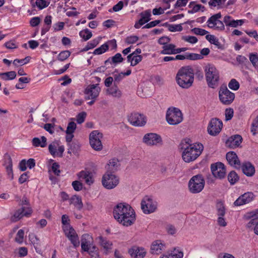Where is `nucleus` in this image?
<instances>
[{
    "label": "nucleus",
    "instance_id": "nucleus-1",
    "mask_svg": "<svg viewBox=\"0 0 258 258\" xmlns=\"http://www.w3.org/2000/svg\"><path fill=\"white\" fill-rule=\"evenodd\" d=\"M114 218L122 225L129 226L136 220L134 210L130 205L126 203H119L113 209Z\"/></svg>",
    "mask_w": 258,
    "mask_h": 258
},
{
    "label": "nucleus",
    "instance_id": "nucleus-2",
    "mask_svg": "<svg viewBox=\"0 0 258 258\" xmlns=\"http://www.w3.org/2000/svg\"><path fill=\"white\" fill-rule=\"evenodd\" d=\"M189 139L183 140L179 147L182 150V158L184 162L195 161L202 154L204 146L201 143L190 144Z\"/></svg>",
    "mask_w": 258,
    "mask_h": 258
},
{
    "label": "nucleus",
    "instance_id": "nucleus-3",
    "mask_svg": "<svg viewBox=\"0 0 258 258\" xmlns=\"http://www.w3.org/2000/svg\"><path fill=\"white\" fill-rule=\"evenodd\" d=\"M194 80V71L193 69L188 66L180 68L176 76V81L182 88H190Z\"/></svg>",
    "mask_w": 258,
    "mask_h": 258
},
{
    "label": "nucleus",
    "instance_id": "nucleus-4",
    "mask_svg": "<svg viewBox=\"0 0 258 258\" xmlns=\"http://www.w3.org/2000/svg\"><path fill=\"white\" fill-rule=\"evenodd\" d=\"M61 222L63 231L66 236L75 247H78L80 245L79 237L74 229L70 224V219L67 215L62 216Z\"/></svg>",
    "mask_w": 258,
    "mask_h": 258
},
{
    "label": "nucleus",
    "instance_id": "nucleus-5",
    "mask_svg": "<svg viewBox=\"0 0 258 258\" xmlns=\"http://www.w3.org/2000/svg\"><path fill=\"white\" fill-rule=\"evenodd\" d=\"M206 80L209 87L216 88L219 85V74L215 67L211 64H208L205 67Z\"/></svg>",
    "mask_w": 258,
    "mask_h": 258
},
{
    "label": "nucleus",
    "instance_id": "nucleus-6",
    "mask_svg": "<svg viewBox=\"0 0 258 258\" xmlns=\"http://www.w3.org/2000/svg\"><path fill=\"white\" fill-rule=\"evenodd\" d=\"M205 179L201 174L192 176L188 182V188L190 192L198 194L200 192L205 186Z\"/></svg>",
    "mask_w": 258,
    "mask_h": 258
},
{
    "label": "nucleus",
    "instance_id": "nucleus-7",
    "mask_svg": "<svg viewBox=\"0 0 258 258\" xmlns=\"http://www.w3.org/2000/svg\"><path fill=\"white\" fill-rule=\"evenodd\" d=\"M101 88L98 84L88 85L85 90V99L86 100H90L88 102L89 105L93 104L97 99L99 96Z\"/></svg>",
    "mask_w": 258,
    "mask_h": 258
},
{
    "label": "nucleus",
    "instance_id": "nucleus-8",
    "mask_svg": "<svg viewBox=\"0 0 258 258\" xmlns=\"http://www.w3.org/2000/svg\"><path fill=\"white\" fill-rule=\"evenodd\" d=\"M102 184L107 189L115 188L119 183V178L114 174L105 173L102 177Z\"/></svg>",
    "mask_w": 258,
    "mask_h": 258
},
{
    "label": "nucleus",
    "instance_id": "nucleus-9",
    "mask_svg": "<svg viewBox=\"0 0 258 258\" xmlns=\"http://www.w3.org/2000/svg\"><path fill=\"white\" fill-rule=\"evenodd\" d=\"M103 135L97 130L92 131L89 136V141L91 147L95 151H100L103 149V145L101 139Z\"/></svg>",
    "mask_w": 258,
    "mask_h": 258
},
{
    "label": "nucleus",
    "instance_id": "nucleus-10",
    "mask_svg": "<svg viewBox=\"0 0 258 258\" xmlns=\"http://www.w3.org/2000/svg\"><path fill=\"white\" fill-rule=\"evenodd\" d=\"M219 98L223 104L229 105L234 100L235 94L229 91L226 86L223 85L220 87L219 91Z\"/></svg>",
    "mask_w": 258,
    "mask_h": 258
},
{
    "label": "nucleus",
    "instance_id": "nucleus-11",
    "mask_svg": "<svg viewBox=\"0 0 258 258\" xmlns=\"http://www.w3.org/2000/svg\"><path fill=\"white\" fill-rule=\"evenodd\" d=\"M222 15L220 13L216 14L212 16L207 21L208 26L214 30L222 31L224 30V25L223 22L219 19Z\"/></svg>",
    "mask_w": 258,
    "mask_h": 258
},
{
    "label": "nucleus",
    "instance_id": "nucleus-12",
    "mask_svg": "<svg viewBox=\"0 0 258 258\" xmlns=\"http://www.w3.org/2000/svg\"><path fill=\"white\" fill-rule=\"evenodd\" d=\"M141 209L145 214L153 213L157 209V203L152 198L146 196L142 201Z\"/></svg>",
    "mask_w": 258,
    "mask_h": 258
},
{
    "label": "nucleus",
    "instance_id": "nucleus-13",
    "mask_svg": "<svg viewBox=\"0 0 258 258\" xmlns=\"http://www.w3.org/2000/svg\"><path fill=\"white\" fill-rule=\"evenodd\" d=\"M222 127V121L217 118H213L209 123L208 133L211 136H216L220 133Z\"/></svg>",
    "mask_w": 258,
    "mask_h": 258
},
{
    "label": "nucleus",
    "instance_id": "nucleus-14",
    "mask_svg": "<svg viewBox=\"0 0 258 258\" xmlns=\"http://www.w3.org/2000/svg\"><path fill=\"white\" fill-rule=\"evenodd\" d=\"M32 213V210L30 207H22L16 210L11 217V221L16 222L20 220L23 217H28Z\"/></svg>",
    "mask_w": 258,
    "mask_h": 258
},
{
    "label": "nucleus",
    "instance_id": "nucleus-15",
    "mask_svg": "<svg viewBox=\"0 0 258 258\" xmlns=\"http://www.w3.org/2000/svg\"><path fill=\"white\" fill-rule=\"evenodd\" d=\"M127 119L132 125L135 126H143L147 121L146 117L144 114H129Z\"/></svg>",
    "mask_w": 258,
    "mask_h": 258
},
{
    "label": "nucleus",
    "instance_id": "nucleus-16",
    "mask_svg": "<svg viewBox=\"0 0 258 258\" xmlns=\"http://www.w3.org/2000/svg\"><path fill=\"white\" fill-rule=\"evenodd\" d=\"M211 169L213 175L218 178L222 179L225 176L226 169L224 164L217 162L211 165Z\"/></svg>",
    "mask_w": 258,
    "mask_h": 258
},
{
    "label": "nucleus",
    "instance_id": "nucleus-17",
    "mask_svg": "<svg viewBox=\"0 0 258 258\" xmlns=\"http://www.w3.org/2000/svg\"><path fill=\"white\" fill-rule=\"evenodd\" d=\"M48 150L53 157L58 156L61 157L64 151V148L63 146H59V141L55 140L49 145Z\"/></svg>",
    "mask_w": 258,
    "mask_h": 258
},
{
    "label": "nucleus",
    "instance_id": "nucleus-18",
    "mask_svg": "<svg viewBox=\"0 0 258 258\" xmlns=\"http://www.w3.org/2000/svg\"><path fill=\"white\" fill-rule=\"evenodd\" d=\"M143 141L147 145H156L162 142V139L156 134L149 133L144 136Z\"/></svg>",
    "mask_w": 258,
    "mask_h": 258
},
{
    "label": "nucleus",
    "instance_id": "nucleus-19",
    "mask_svg": "<svg viewBox=\"0 0 258 258\" xmlns=\"http://www.w3.org/2000/svg\"><path fill=\"white\" fill-rule=\"evenodd\" d=\"M248 217L251 218L250 221L247 224V227L251 228L254 225L253 231L254 233L258 235V209L255 211L251 212L248 214Z\"/></svg>",
    "mask_w": 258,
    "mask_h": 258
},
{
    "label": "nucleus",
    "instance_id": "nucleus-20",
    "mask_svg": "<svg viewBox=\"0 0 258 258\" xmlns=\"http://www.w3.org/2000/svg\"><path fill=\"white\" fill-rule=\"evenodd\" d=\"M254 195L251 192H245L240 196L234 203L235 206H240L246 204L252 201Z\"/></svg>",
    "mask_w": 258,
    "mask_h": 258
},
{
    "label": "nucleus",
    "instance_id": "nucleus-21",
    "mask_svg": "<svg viewBox=\"0 0 258 258\" xmlns=\"http://www.w3.org/2000/svg\"><path fill=\"white\" fill-rule=\"evenodd\" d=\"M226 157L228 163L231 166L236 168H239L240 167V161L234 152L230 151L228 152L226 154Z\"/></svg>",
    "mask_w": 258,
    "mask_h": 258
},
{
    "label": "nucleus",
    "instance_id": "nucleus-22",
    "mask_svg": "<svg viewBox=\"0 0 258 258\" xmlns=\"http://www.w3.org/2000/svg\"><path fill=\"white\" fill-rule=\"evenodd\" d=\"M242 141V138L240 135H235L230 137L226 142V146L234 149L238 147Z\"/></svg>",
    "mask_w": 258,
    "mask_h": 258
},
{
    "label": "nucleus",
    "instance_id": "nucleus-23",
    "mask_svg": "<svg viewBox=\"0 0 258 258\" xmlns=\"http://www.w3.org/2000/svg\"><path fill=\"white\" fill-rule=\"evenodd\" d=\"M141 18L135 24V27L139 29L141 26L147 23L151 20V11L148 10L140 13Z\"/></svg>",
    "mask_w": 258,
    "mask_h": 258
},
{
    "label": "nucleus",
    "instance_id": "nucleus-24",
    "mask_svg": "<svg viewBox=\"0 0 258 258\" xmlns=\"http://www.w3.org/2000/svg\"><path fill=\"white\" fill-rule=\"evenodd\" d=\"M120 164L117 159L114 158L109 160L107 164L105 166L106 172L105 173H109L110 174H113L117 171Z\"/></svg>",
    "mask_w": 258,
    "mask_h": 258
},
{
    "label": "nucleus",
    "instance_id": "nucleus-25",
    "mask_svg": "<svg viewBox=\"0 0 258 258\" xmlns=\"http://www.w3.org/2000/svg\"><path fill=\"white\" fill-rule=\"evenodd\" d=\"M182 114H166V119L171 125H176L180 123L183 120Z\"/></svg>",
    "mask_w": 258,
    "mask_h": 258
},
{
    "label": "nucleus",
    "instance_id": "nucleus-26",
    "mask_svg": "<svg viewBox=\"0 0 258 258\" xmlns=\"http://www.w3.org/2000/svg\"><path fill=\"white\" fill-rule=\"evenodd\" d=\"M94 243L92 235L85 233L82 235V250H88V247H90Z\"/></svg>",
    "mask_w": 258,
    "mask_h": 258
},
{
    "label": "nucleus",
    "instance_id": "nucleus-27",
    "mask_svg": "<svg viewBox=\"0 0 258 258\" xmlns=\"http://www.w3.org/2000/svg\"><path fill=\"white\" fill-rule=\"evenodd\" d=\"M203 58V56L199 54L186 52L184 55L177 54L175 57V60H184L185 59L190 60H198Z\"/></svg>",
    "mask_w": 258,
    "mask_h": 258
},
{
    "label": "nucleus",
    "instance_id": "nucleus-28",
    "mask_svg": "<svg viewBox=\"0 0 258 258\" xmlns=\"http://www.w3.org/2000/svg\"><path fill=\"white\" fill-rule=\"evenodd\" d=\"M241 168L243 173L247 176H251L255 173L254 167L250 162L243 163Z\"/></svg>",
    "mask_w": 258,
    "mask_h": 258
},
{
    "label": "nucleus",
    "instance_id": "nucleus-29",
    "mask_svg": "<svg viewBox=\"0 0 258 258\" xmlns=\"http://www.w3.org/2000/svg\"><path fill=\"white\" fill-rule=\"evenodd\" d=\"M99 244L104 249L105 254H107L112 249V242L102 236L99 237Z\"/></svg>",
    "mask_w": 258,
    "mask_h": 258
},
{
    "label": "nucleus",
    "instance_id": "nucleus-30",
    "mask_svg": "<svg viewBox=\"0 0 258 258\" xmlns=\"http://www.w3.org/2000/svg\"><path fill=\"white\" fill-rule=\"evenodd\" d=\"M5 164L6 165V170L7 174L10 179L12 180L14 178V174L12 169V160L11 156L8 154L5 155Z\"/></svg>",
    "mask_w": 258,
    "mask_h": 258
},
{
    "label": "nucleus",
    "instance_id": "nucleus-31",
    "mask_svg": "<svg viewBox=\"0 0 258 258\" xmlns=\"http://www.w3.org/2000/svg\"><path fill=\"white\" fill-rule=\"evenodd\" d=\"M164 248V245L160 240L153 242L151 246V251L152 254H158Z\"/></svg>",
    "mask_w": 258,
    "mask_h": 258
},
{
    "label": "nucleus",
    "instance_id": "nucleus-32",
    "mask_svg": "<svg viewBox=\"0 0 258 258\" xmlns=\"http://www.w3.org/2000/svg\"><path fill=\"white\" fill-rule=\"evenodd\" d=\"M161 53L162 54H176V45L169 43L168 45L162 46Z\"/></svg>",
    "mask_w": 258,
    "mask_h": 258
},
{
    "label": "nucleus",
    "instance_id": "nucleus-33",
    "mask_svg": "<svg viewBox=\"0 0 258 258\" xmlns=\"http://www.w3.org/2000/svg\"><path fill=\"white\" fill-rule=\"evenodd\" d=\"M88 250H83L84 251L87 252L88 254L91 256V258H101L99 249L94 244V243L90 246L88 247Z\"/></svg>",
    "mask_w": 258,
    "mask_h": 258
},
{
    "label": "nucleus",
    "instance_id": "nucleus-34",
    "mask_svg": "<svg viewBox=\"0 0 258 258\" xmlns=\"http://www.w3.org/2000/svg\"><path fill=\"white\" fill-rule=\"evenodd\" d=\"M183 252L178 250L174 249L163 254L160 258H182Z\"/></svg>",
    "mask_w": 258,
    "mask_h": 258
},
{
    "label": "nucleus",
    "instance_id": "nucleus-35",
    "mask_svg": "<svg viewBox=\"0 0 258 258\" xmlns=\"http://www.w3.org/2000/svg\"><path fill=\"white\" fill-rule=\"evenodd\" d=\"M82 177L85 180V183L89 185L94 182L93 174L91 171H82Z\"/></svg>",
    "mask_w": 258,
    "mask_h": 258
},
{
    "label": "nucleus",
    "instance_id": "nucleus-36",
    "mask_svg": "<svg viewBox=\"0 0 258 258\" xmlns=\"http://www.w3.org/2000/svg\"><path fill=\"white\" fill-rule=\"evenodd\" d=\"M123 61V58L120 53H117L114 56L109 57L105 61V64L107 66L108 64H115L121 62Z\"/></svg>",
    "mask_w": 258,
    "mask_h": 258
},
{
    "label": "nucleus",
    "instance_id": "nucleus-37",
    "mask_svg": "<svg viewBox=\"0 0 258 258\" xmlns=\"http://www.w3.org/2000/svg\"><path fill=\"white\" fill-rule=\"evenodd\" d=\"M41 141L38 138H34L32 139V145L35 147H41L42 148H44L46 146L47 143L46 141L47 139L44 136H42L41 138Z\"/></svg>",
    "mask_w": 258,
    "mask_h": 258
},
{
    "label": "nucleus",
    "instance_id": "nucleus-38",
    "mask_svg": "<svg viewBox=\"0 0 258 258\" xmlns=\"http://www.w3.org/2000/svg\"><path fill=\"white\" fill-rule=\"evenodd\" d=\"M216 209L218 216H224L226 213L225 208L223 202L221 201L217 202Z\"/></svg>",
    "mask_w": 258,
    "mask_h": 258
},
{
    "label": "nucleus",
    "instance_id": "nucleus-39",
    "mask_svg": "<svg viewBox=\"0 0 258 258\" xmlns=\"http://www.w3.org/2000/svg\"><path fill=\"white\" fill-rule=\"evenodd\" d=\"M101 39V38L99 37L91 40L87 43L86 46L83 49H82V51H86L90 49L94 48L99 44Z\"/></svg>",
    "mask_w": 258,
    "mask_h": 258
},
{
    "label": "nucleus",
    "instance_id": "nucleus-40",
    "mask_svg": "<svg viewBox=\"0 0 258 258\" xmlns=\"http://www.w3.org/2000/svg\"><path fill=\"white\" fill-rule=\"evenodd\" d=\"M0 77L5 81L12 80L16 77V73L15 71H10L0 74Z\"/></svg>",
    "mask_w": 258,
    "mask_h": 258
},
{
    "label": "nucleus",
    "instance_id": "nucleus-41",
    "mask_svg": "<svg viewBox=\"0 0 258 258\" xmlns=\"http://www.w3.org/2000/svg\"><path fill=\"white\" fill-rule=\"evenodd\" d=\"M107 92L108 94L114 97L119 98L121 96V92L118 89L117 86L108 88L107 90Z\"/></svg>",
    "mask_w": 258,
    "mask_h": 258
},
{
    "label": "nucleus",
    "instance_id": "nucleus-42",
    "mask_svg": "<svg viewBox=\"0 0 258 258\" xmlns=\"http://www.w3.org/2000/svg\"><path fill=\"white\" fill-rule=\"evenodd\" d=\"M228 180L231 185L236 183L239 179L237 173L234 171H231L228 175Z\"/></svg>",
    "mask_w": 258,
    "mask_h": 258
},
{
    "label": "nucleus",
    "instance_id": "nucleus-43",
    "mask_svg": "<svg viewBox=\"0 0 258 258\" xmlns=\"http://www.w3.org/2000/svg\"><path fill=\"white\" fill-rule=\"evenodd\" d=\"M108 48H109L108 44L107 43H104V44H102L99 47L95 49L93 52V54H94L95 55L101 54L105 52L106 51H107Z\"/></svg>",
    "mask_w": 258,
    "mask_h": 258
},
{
    "label": "nucleus",
    "instance_id": "nucleus-44",
    "mask_svg": "<svg viewBox=\"0 0 258 258\" xmlns=\"http://www.w3.org/2000/svg\"><path fill=\"white\" fill-rule=\"evenodd\" d=\"M70 204L74 205L78 210H79L81 209V202L79 196L74 195L70 199Z\"/></svg>",
    "mask_w": 258,
    "mask_h": 258
},
{
    "label": "nucleus",
    "instance_id": "nucleus-45",
    "mask_svg": "<svg viewBox=\"0 0 258 258\" xmlns=\"http://www.w3.org/2000/svg\"><path fill=\"white\" fill-rule=\"evenodd\" d=\"M206 39L211 44H214L216 46H220V43L218 39L214 35L211 34H207L206 36Z\"/></svg>",
    "mask_w": 258,
    "mask_h": 258
},
{
    "label": "nucleus",
    "instance_id": "nucleus-46",
    "mask_svg": "<svg viewBox=\"0 0 258 258\" xmlns=\"http://www.w3.org/2000/svg\"><path fill=\"white\" fill-rule=\"evenodd\" d=\"M30 60V56H26L25 58L23 59H15L13 61V64L16 67H18L19 64L20 66H22L25 64L28 63Z\"/></svg>",
    "mask_w": 258,
    "mask_h": 258
},
{
    "label": "nucleus",
    "instance_id": "nucleus-47",
    "mask_svg": "<svg viewBox=\"0 0 258 258\" xmlns=\"http://www.w3.org/2000/svg\"><path fill=\"white\" fill-rule=\"evenodd\" d=\"M249 58L252 66L255 69H258V55L257 53H250L249 55Z\"/></svg>",
    "mask_w": 258,
    "mask_h": 258
},
{
    "label": "nucleus",
    "instance_id": "nucleus-48",
    "mask_svg": "<svg viewBox=\"0 0 258 258\" xmlns=\"http://www.w3.org/2000/svg\"><path fill=\"white\" fill-rule=\"evenodd\" d=\"M181 39L185 42H188L190 44H195L196 43L198 40L197 37L193 36H182L181 37Z\"/></svg>",
    "mask_w": 258,
    "mask_h": 258
},
{
    "label": "nucleus",
    "instance_id": "nucleus-49",
    "mask_svg": "<svg viewBox=\"0 0 258 258\" xmlns=\"http://www.w3.org/2000/svg\"><path fill=\"white\" fill-rule=\"evenodd\" d=\"M71 55L69 50H64L60 52L57 56V58L60 61H63L67 59Z\"/></svg>",
    "mask_w": 258,
    "mask_h": 258
},
{
    "label": "nucleus",
    "instance_id": "nucleus-50",
    "mask_svg": "<svg viewBox=\"0 0 258 258\" xmlns=\"http://www.w3.org/2000/svg\"><path fill=\"white\" fill-rule=\"evenodd\" d=\"M168 29L171 32L181 31L183 28L181 24H169Z\"/></svg>",
    "mask_w": 258,
    "mask_h": 258
},
{
    "label": "nucleus",
    "instance_id": "nucleus-51",
    "mask_svg": "<svg viewBox=\"0 0 258 258\" xmlns=\"http://www.w3.org/2000/svg\"><path fill=\"white\" fill-rule=\"evenodd\" d=\"M24 231L23 229L19 230L15 237V241L19 243H22L24 239Z\"/></svg>",
    "mask_w": 258,
    "mask_h": 258
},
{
    "label": "nucleus",
    "instance_id": "nucleus-52",
    "mask_svg": "<svg viewBox=\"0 0 258 258\" xmlns=\"http://www.w3.org/2000/svg\"><path fill=\"white\" fill-rule=\"evenodd\" d=\"M36 4L39 9L42 10L49 5V2L46 0H36Z\"/></svg>",
    "mask_w": 258,
    "mask_h": 258
},
{
    "label": "nucleus",
    "instance_id": "nucleus-53",
    "mask_svg": "<svg viewBox=\"0 0 258 258\" xmlns=\"http://www.w3.org/2000/svg\"><path fill=\"white\" fill-rule=\"evenodd\" d=\"M229 88L233 90H237L239 88V84L235 79H232L228 84Z\"/></svg>",
    "mask_w": 258,
    "mask_h": 258
},
{
    "label": "nucleus",
    "instance_id": "nucleus-54",
    "mask_svg": "<svg viewBox=\"0 0 258 258\" xmlns=\"http://www.w3.org/2000/svg\"><path fill=\"white\" fill-rule=\"evenodd\" d=\"M76 128V124L71 121L69 123L66 133L67 134H72Z\"/></svg>",
    "mask_w": 258,
    "mask_h": 258
},
{
    "label": "nucleus",
    "instance_id": "nucleus-55",
    "mask_svg": "<svg viewBox=\"0 0 258 258\" xmlns=\"http://www.w3.org/2000/svg\"><path fill=\"white\" fill-rule=\"evenodd\" d=\"M191 31L195 34L201 36H204L208 33L206 30L200 28H194Z\"/></svg>",
    "mask_w": 258,
    "mask_h": 258
},
{
    "label": "nucleus",
    "instance_id": "nucleus-56",
    "mask_svg": "<svg viewBox=\"0 0 258 258\" xmlns=\"http://www.w3.org/2000/svg\"><path fill=\"white\" fill-rule=\"evenodd\" d=\"M251 132L253 135H255L258 133V115L252 123Z\"/></svg>",
    "mask_w": 258,
    "mask_h": 258
},
{
    "label": "nucleus",
    "instance_id": "nucleus-57",
    "mask_svg": "<svg viewBox=\"0 0 258 258\" xmlns=\"http://www.w3.org/2000/svg\"><path fill=\"white\" fill-rule=\"evenodd\" d=\"M83 33L82 35V38L85 40L87 41L91 38L92 36V34L91 31L88 29H85L83 31H82V33Z\"/></svg>",
    "mask_w": 258,
    "mask_h": 258
},
{
    "label": "nucleus",
    "instance_id": "nucleus-58",
    "mask_svg": "<svg viewBox=\"0 0 258 258\" xmlns=\"http://www.w3.org/2000/svg\"><path fill=\"white\" fill-rule=\"evenodd\" d=\"M188 7L189 8H192L191 13H196V12H198L201 9V8H204L201 5H199V4L195 5L194 2H191L189 4Z\"/></svg>",
    "mask_w": 258,
    "mask_h": 258
},
{
    "label": "nucleus",
    "instance_id": "nucleus-59",
    "mask_svg": "<svg viewBox=\"0 0 258 258\" xmlns=\"http://www.w3.org/2000/svg\"><path fill=\"white\" fill-rule=\"evenodd\" d=\"M139 40V37L135 35H132L125 38V42L128 44H134Z\"/></svg>",
    "mask_w": 258,
    "mask_h": 258
},
{
    "label": "nucleus",
    "instance_id": "nucleus-60",
    "mask_svg": "<svg viewBox=\"0 0 258 258\" xmlns=\"http://www.w3.org/2000/svg\"><path fill=\"white\" fill-rule=\"evenodd\" d=\"M59 165L54 162L52 164L51 170L55 175L56 176H59L60 170H59Z\"/></svg>",
    "mask_w": 258,
    "mask_h": 258
},
{
    "label": "nucleus",
    "instance_id": "nucleus-61",
    "mask_svg": "<svg viewBox=\"0 0 258 258\" xmlns=\"http://www.w3.org/2000/svg\"><path fill=\"white\" fill-rule=\"evenodd\" d=\"M64 26V23L62 22H59L55 23L53 25L54 31L56 32L62 30Z\"/></svg>",
    "mask_w": 258,
    "mask_h": 258
},
{
    "label": "nucleus",
    "instance_id": "nucleus-62",
    "mask_svg": "<svg viewBox=\"0 0 258 258\" xmlns=\"http://www.w3.org/2000/svg\"><path fill=\"white\" fill-rule=\"evenodd\" d=\"M40 18L39 17H34L31 18L30 24L32 27H36L40 23Z\"/></svg>",
    "mask_w": 258,
    "mask_h": 258
},
{
    "label": "nucleus",
    "instance_id": "nucleus-63",
    "mask_svg": "<svg viewBox=\"0 0 258 258\" xmlns=\"http://www.w3.org/2000/svg\"><path fill=\"white\" fill-rule=\"evenodd\" d=\"M170 39L168 37H162L158 39V43L163 46L169 44Z\"/></svg>",
    "mask_w": 258,
    "mask_h": 258
},
{
    "label": "nucleus",
    "instance_id": "nucleus-64",
    "mask_svg": "<svg viewBox=\"0 0 258 258\" xmlns=\"http://www.w3.org/2000/svg\"><path fill=\"white\" fill-rule=\"evenodd\" d=\"M142 59V56L139 55H134V57L132 58L131 61V66H135L139 63Z\"/></svg>",
    "mask_w": 258,
    "mask_h": 258
}]
</instances>
